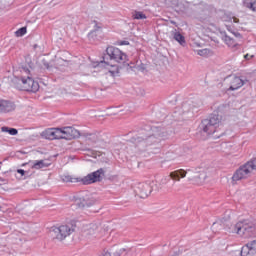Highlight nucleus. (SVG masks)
Returning a JSON list of instances; mask_svg holds the SVG:
<instances>
[{"instance_id": "obj_18", "label": "nucleus", "mask_w": 256, "mask_h": 256, "mask_svg": "<svg viewBox=\"0 0 256 256\" xmlns=\"http://www.w3.org/2000/svg\"><path fill=\"white\" fill-rule=\"evenodd\" d=\"M173 37H174L175 41L180 43V45H185V36L182 35L181 33L177 32V30H175L173 32Z\"/></svg>"}, {"instance_id": "obj_5", "label": "nucleus", "mask_w": 256, "mask_h": 256, "mask_svg": "<svg viewBox=\"0 0 256 256\" xmlns=\"http://www.w3.org/2000/svg\"><path fill=\"white\" fill-rule=\"evenodd\" d=\"M232 233L245 238L253 237L256 235V225L249 220L240 221L233 226Z\"/></svg>"}, {"instance_id": "obj_35", "label": "nucleus", "mask_w": 256, "mask_h": 256, "mask_svg": "<svg viewBox=\"0 0 256 256\" xmlns=\"http://www.w3.org/2000/svg\"><path fill=\"white\" fill-rule=\"evenodd\" d=\"M217 227H219V223H213L212 229H217Z\"/></svg>"}, {"instance_id": "obj_32", "label": "nucleus", "mask_w": 256, "mask_h": 256, "mask_svg": "<svg viewBox=\"0 0 256 256\" xmlns=\"http://www.w3.org/2000/svg\"><path fill=\"white\" fill-rule=\"evenodd\" d=\"M79 207H89V204L83 200L80 204L78 203Z\"/></svg>"}, {"instance_id": "obj_7", "label": "nucleus", "mask_w": 256, "mask_h": 256, "mask_svg": "<svg viewBox=\"0 0 256 256\" xmlns=\"http://www.w3.org/2000/svg\"><path fill=\"white\" fill-rule=\"evenodd\" d=\"M253 171H256V160L249 161L237 169L232 176V181H241V179H247V177L251 176Z\"/></svg>"}, {"instance_id": "obj_15", "label": "nucleus", "mask_w": 256, "mask_h": 256, "mask_svg": "<svg viewBox=\"0 0 256 256\" xmlns=\"http://www.w3.org/2000/svg\"><path fill=\"white\" fill-rule=\"evenodd\" d=\"M15 109V104L7 100H0V111L4 113H9Z\"/></svg>"}, {"instance_id": "obj_16", "label": "nucleus", "mask_w": 256, "mask_h": 256, "mask_svg": "<svg viewBox=\"0 0 256 256\" xmlns=\"http://www.w3.org/2000/svg\"><path fill=\"white\" fill-rule=\"evenodd\" d=\"M45 167H48V165L45 163V160H35L31 162V169H45Z\"/></svg>"}, {"instance_id": "obj_30", "label": "nucleus", "mask_w": 256, "mask_h": 256, "mask_svg": "<svg viewBox=\"0 0 256 256\" xmlns=\"http://www.w3.org/2000/svg\"><path fill=\"white\" fill-rule=\"evenodd\" d=\"M253 57H255V55H251V54H246V55H244V59H245L246 61H251V59H253Z\"/></svg>"}, {"instance_id": "obj_31", "label": "nucleus", "mask_w": 256, "mask_h": 256, "mask_svg": "<svg viewBox=\"0 0 256 256\" xmlns=\"http://www.w3.org/2000/svg\"><path fill=\"white\" fill-rule=\"evenodd\" d=\"M230 22L231 23H239V19L237 17L233 16L230 18Z\"/></svg>"}, {"instance_id": "obj_23", "label": "nucleus", "mask_w": 256, "mask_h": 256, "mask_svg": "<svg viewBox=\"0 0 256 256\" xmlns=\"http://www.w3.org/2000/svg\"><path fill=\"white\" fill-rule=\"evenodd\" d=\"M27 33V27H22L15 32L16 37H23Z\"/></svg>"}, {"instance_id": "obj_25", "label": "nucleus", "mask_w": 256, "mask_h": 256, "mask_svg": "<svg viewBox=\"0 0 256 256\" xmlns=\"http://www.w3.org/2000/svg\"><path fill=\"white\" fill-rule=\"evenodd\" d=\"M197 54L200 55V57H205V55H209V49L198 50Z\"/></svg>"}, {"instance_id": "obj_1", "label": "nucleus", "mask_w": 256, "mask_h": 256, "mask_svg": "<svg viewBox=\"0 0 256 256\" xmlns=\"http://www.w3.org/2000/svg\"><path fill=\"white\" fill-rule=\"evenodd\" d=\"M14 75L15 78L13 81L16 89H20V91H30L32 93H37V90L39 89V82L33 80V78L30 76L31 71L27 67H20L19 72L15 71Z\"/></svg>"}, {"instance_id": "obj_11", "label": "nucleus", "mask_w": 256, "mask_h": 256, "mask_svg": "<svg viewBox=\"0 0 256 256\" xmlns=\"http://www.w3.org/2000/svg\"><path fill=\"white\" fill-rule=\"evenodd\" d=\"M135 191L141 199H147V197L150 196L153 191V186H151V183L147 182L140 183L138 184L137 189Z\"/></svg>"}, {"instance_id": "obj_36", "label": "nucleus", "mask_w": 256, "mask_h": 256, "mask_svg": "<svg viewBox=\"0 0 256 256\" xmlns=\"http://www.w3.org/2000/svg\"><path fill=\"white\" fill-rule=\"evenodd\" d=\"M120 45H129V42L128 41H122V42H120Z\"/></svg>"}, {"instance_id": "obj_20", "label": "nucleus", "mask_w": 256, "mask_h": 256, "mask_svg": "<svg viewBox=\"0 0 256 256\" xmlns=\"http://www.w3.org/2000/svg\"><path fill=\"white\" fill-rule=\"evenodd\" d=\"M99 67H104L105 69H107L109 71V73H111V75H115L116 73H119V71H115V70H111V67H115L113 65H109L107 62L105 61H100L98 64Z\"/></svg>"}, {"instance_id": "obj_34", "label": "nucleus", "mask_w": 256, "mask_h": 256, "mask_svg": "<svg viewBox=\"0 0 256 256\" xmlns=\"http://www.w3.org/2000/svg\"><path fill=\"white\" fill-rule=\"evenodd\" d=\"M223 109H227V105H220L218 107V111H223Z\"/></svg>"}, {"instance_id": "obj_10", "label": "nucleus", "mask_w": 256, "mask_h": 256, "mask_svg": "<svg viewBox=\"0 0 256 256\" xmlns=\"http://www.w3.org/2000/svg\"><path fill=\"white\" fill-rule=\"evenodd\" d=\"M159 141L160 139L154 135L148 136L146 139H143L142 137H137L135 139V143L140 151H145L147 147H151L153 145H159Z\"/></svg>"}, {"instance_id": "obj_8", "label": "nucleus", "mask_w": 256, "mask_h": 256, "mask_svg": "<svg viewBox=\"0 0 256 256\" xmlns=\"http://www.w3.org/2000/svg\"><path fill=\"white\" fill-rule=\"evenodd\" d=\"M189 173H193V170L188 169H178L173 172H170L168 176H164L160 180V185H167L172 179V181H181V179H185Z\"/></svg>"}, {"instance_id": "obj_33", "label": "nucleus", "mask_w": 256, "mask_h": 256, "mask_svg": "<svg viewBox=\"0 0 256 256\" xmlns=\"http://www.w3.org/2000/svg\"><path fill=\"white\" fill-rule=\"evenodd\" d=\"M17 173H19L21 175V177H23V175H25V170L23 169H18Z\"/></svg>"}, {"instance_id": "obj_24", "label": "nucleus", "mask_w": 256, "mask_h": 256, "mask_svg": "<svg viewBox=\"0 0 256 256\" xmlns=\"http://www.w3.org/2000/svg\"><path fill=\"white\" fill-rule=\"evenodd\" d=\"M134 19H147V16L143 12H135Z\"/></svg>"}, {"instance_id": "obj_28", "label": "nucleus", "mask_w": 256, "mask_h": 256, "mask_svg": "<svg viewBox=\"0 0 256 256\" xmlns=\"http://www.w3.org/2000/svg\"><path fill=\"white\" fill-rule=\"evenodd\" d=\"M182 111H183V113H189V104L184 103L182 105Z\"/></svg>"}, {"instance_id": "obj_9", "label": "nucleus", "mask_w": 256, "mask_h": 256, "mask_svg": "<svg viewBox=\"0 0 256 256\" xmlns=\"http://www.w3.org/2000/svg\"><path fill=\"white\" fill-rule=\"evenodd\" d=\"M106 53L111 61L116 63H127V54L123 53L119 48L109 46L106 49Z\"/></svg>"}, {"instance_id": "obj_38", "label": "nucleus", "mask_w": 256, "mask_h": 256, "mask_svg": "<svg viewBox=\"0 0 256 256\" xmlns=\"http://www.w3.org/2000/svg\"><path fill=\"white\" fill-rule=\"evenodd\" d=\"M46 69H49V64H44Z\"/></svg>"}, {"instance_id": "obj_27", "label": "nucleus", "mask_w": 256, "mask_h": 256, "mask_svg": "<svg viewBox=\"0 0 256 256\" xmlns=\"http://www.w3.org/2000/svg\"><path fill=\"white\" fill-rule=\"evenodd\" d=\"M98 256H111V252H109V250L107 249H104L100 252Z\"/></svg>"}, {"instance_id": "obj_4", "label": "nucleus", "mask_w": 256, "mask_h": 256, "mask_svg": "<svg viewBox=\"0 0 256 256\" xmlns=\"http://www.w3.org/2000/svg\"><path fill=\"white\" fill-rule=\"evenodd\" d=\"M200 129L203 133H206V135L219 133V131H221V116L214 114L210 116L209 119L203 120Z\"/></svg>"}, {"instance_id": "obj_26", "label": "nucleus", "mask_w": 256, "mask_h": 256, "mask_svg": "<svg viewBox=\"0 0 256 256\" xmlns=\"http://www.w3.org/2000/svg\"><path fill=\"white\" fill-rule=\"evenodd\" d=\"M248 245H250V249H251L252 253L255 255V253H256V240L249 242Z\"/></svg>"}, {"instance_id": "obj_37", "label": "nucleus", "mask_w": 256, "mask_h": 256, "mask_svg": "<svg viewBox=\"0 0 256 256\" xmlns=\"http://www.w3.org/2000/svg\"><path fill=\"white\" fill-rule=\"evenodd\" d=\"M124 251H125V248L120 249L121 253H124Z\"/></svg>"}, {"instance_id": "obj_3", "label": "nucleus", "mask_w": 256, "mask_h": 256, "mask_svg": "<svg viewBox=\"0 0 256 256\" xmlns=\"http://www.w3.org/2000/svg\"><path fill=\"white\" fill-rule=\"evenodd\" d=\"M77 135H79V131L71 126L48 128L42 132V137L49 141H54V139H66L67 141H71V139H75Z\"/></svg>"}, {"instance_id": "obj_19", "label": "nucleus", "mask_w": 256, "mask_h": 256, "mask_svg": "<svg viewBox=\"0 0 256 256\" xmlns=\"http://www.w3.org/2000/svg\"><path fill=\"white\" fill-rule=\"evenodd\" d=\"M240 255L241 256L254 255L253 250H251V246L249 245V243H247L242 247Z\"/></svg>"}, {"instance_id": "obj_14", "label": "nucleus", "mask_w": 256, "mask_h": 256, "mask_svg": "<svg viewBox=\"0 0 256 256\" xmlns=\"http://www.w3.org/2000/svg\"><path fill=\"white\" fill-rule=\"evenodd\" d=\"M86 237H99L101 233V225L97 223L89 224L84 230Z\"/></svg>"}, {"instance_id": "obj_29", "label": "nucleus", "mask_w": 256, "mask_h": 256, "mask_svg": "<svg viewBox=\"0 0 256 256\" xmlns=\"http://www.w3.org/2000/svg\"><path fill=\"white\" fill-rule=\"evenodd\" d=\"M248 7H249V9H251L252 11H256V0H255L254 3H250V4L248 5Z\"/></svg>"}, {"instance_id": "obj_17", "label": "nucleus", "mask_w": 256, "mask_h": 256, "mask_svg": "<svg viewBox=\"0 0 256 256\" xmlns=\"http://www.w3.org/2000/svg\"><path fill=\"white\" fill-rule=\"evenodd\" d=\"M197 179H200V183H203L205 179H207V174L205 172H201L199 175L188 177L189 181H197Z\"/></svg>"}, {"instance_id": "obj_22", "label": "nucleus", "mask_w": 256, "mask_h": 256, "mask_svg": "<svg viewBox=\"0 0 256 256\" xmlns=\"http://www.w3.org/2000/svg\"><path fill=\"white\" fill-rule=\"evenodd\" d=\"M94 23V29L89 33V37H93V35H95L98 31H101L102 29V26L100 24H97L96 21H94Z\"/></svg>"}, {"instance_id": "obj_2", "label": "nucleus", "mask_w": 256, "mask_h": 256, "mask_svg": "<svg viewBox=\"0 0 256 256\" xmlns=\"http://www.w3.org/2000/svg\"><path fill=\"white\" fill-rule=\"evenodd\" d=\"M105 175V170L100 168L84 177H74L69 174H63L60 176L63 183H80V185H93V183H101L103 181V176Z\"/></svg>"}, {"instance_id": "obj_12", "label": "nucleus", "mask_w": 256, "mask_h": 256, "mask_svg": "<svg viewBox=\"0 0 256 256\" xmlns=\"http://www.w3.org/2000/svg\"><path fill=\"white\" fill-rule=\"evenodd\" d=\"M233 35L236 37L237 40H235V38L231 36L225 35L223 37V41L228 47H230V49H237V47H239V41H241V34L239 32H236L233 33Z\"/></svg>"}, {"instance_id": "obj_6", "label": "nucleus", "mask_w": 256, "mask_h": 256, "mask_svg": "<svg viewBox=\"0 0 256 256\" xmlns=\"http://www.w3.org/2000/svg\"><path fill=\"white\" fill-rule=\"evenodd\" d=\"M75 231V228H73V225L71 224H64L61 226H53L50 229V235L53 237V239H57L58 241H64V239H67L69 235H71Z\"/></svg>"}, {"instance_id": "obj_21", "label": "nucleus", "mask_w": 256, "mask_h": 256, "mask_svg": "<svg viewBox=\"0 0 256 256\" xmlns=\"http://www.w3.org/2000/svg\"><path fill=\"white\" fill-rule=\"evenodd\" d=\"M1 132L2 133H9V135H17V133H19V131L15 128H9L7 126H3L1 128Z\"/></svg>"}, {"instance_id": "obj_13", "label": "nucleus", "mask_w": 256, "mask_h": 256, "mask_svg": "<svg viewBox=\"0 0 256 256\" xmlns=\"http://www.w3.org/2000/svg\"><path fill=\"white\" fill-rule=\"evenodd\" d=\"M229 83L230 87L227 89V91H237L238 89H241L243 85H245V81L238 76H230Z\"/></svg>"}]
</instances>
